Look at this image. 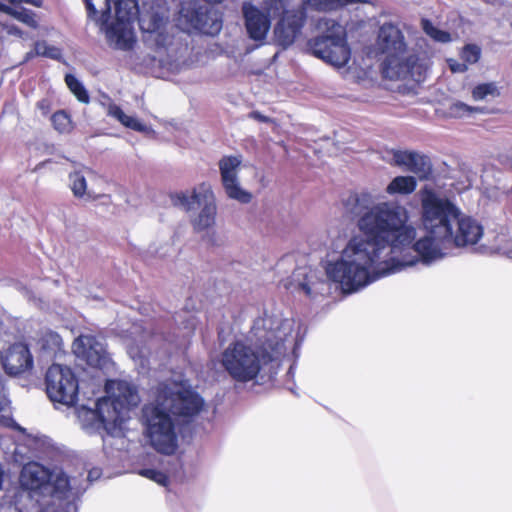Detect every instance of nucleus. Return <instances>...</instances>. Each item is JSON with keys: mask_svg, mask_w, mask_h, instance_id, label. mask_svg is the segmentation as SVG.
Listing matches in <instances>:
<instances>
[{"mask_svg": "<svg viewBox=\"0 0 512 512\" xmlns=\"http://www.w3.org/2000/svg\"><path fill=\"white\" fill-rule=\"evenodd\" d=\"M78 380L73 371L59 364L51 365L46 373V391L50 400L65 406L75 403Z\"/></svg>", "mask_w": 512, "mask_h": 512, "instance_id": "11", "label": "nucleus"}, {"mask_svg": "<svg viewBox=\"0 0 512 512\" xmlns=\"http://www.w3.org/2000/svg\"><path fill=\"white\" fill-rule=\"evenodd\" d=\"M48 46L49 45L46 42H44V41H40V42L35 43L34 52L28 53L27 54V58L32 57L33 54L44 56L45 53L48 50Z\"/></svg>", "mask_w": 512, "mask_h": 512, "instance_id": "36", "label": "nucleus"}, {"mask_svg": "<svg viewBox=\"0 0 512 512\" xmlns=\"http://www.w3.org/2000/svg\"><path fill=\"white\" fill-rule=\"evenodd\" d=\"M21 486L30 491H49L58 499L67 500L65 512H76L74 503L86 489L84 481L78 478H68L61 469L48 470L37 462L24 465L20 474Z\"/></svg>", "mask_w": 512, "mask_h": 512, "instance_id": "7", "label": "nucleus"}, {"mask_svg": "<svg viewBox=\"0 0 512 512\" xmlns=\"http://www.w3.org/2000/svg\"><path fill=\"white\" fill-rule=\"evenodd\" d=\"M44 56L52 59H58L61 56V51L54 46H48V50Z\"/></svg>", "mask_w": 512, "mask_h": 512, "instance_id": "38", "label": "nucleus"}, {"mask_svg": "<svg viewBox=\"0 0 512 512\" xmlns=\"http://www.w3.org/2000/svg\"><path fill=\"white\" fill-rule=\"evenodd\" d=\"M447 63H448L450 70L453 73H464L468 70V66L464 62L461 63L455 59L450 58L447 60Z\"/></svg>", "mask_w": 512, "mask_h": 512, "instance_id": "35", "label": "nucleus"}, {"mask_svg": "<svg viewBox=\"0 0 512 512\" xmlns=\"http://www.w3.org/2000/svg\"><path fill=\"white\" fill-rule=\"evenodd\" d=\"M105 391V397L77 406L75 414L86 432L104 429L108 434L118 436L129 419V412L140 403V395L137 387L125 380L107 381Z\"/></svg>", "mask_w": 512, "mask_h": 512, "instance_id": "4", "label": "nucleus"}, {"mask_svg": "<svg viewBox=\"0 0 512 512\" xmlns=\"http://www.w3.org/2000/svg\"><path fill=\"white\" fill-rule=\"evenodd\" d=\"M8 406V401L4 394V388L2 383L0 382V412L3 414L0 415V423L4 426H10L13 424V420L9 414L6 413V408Z\"/></svg>", "mask_w": 512, "mask_h": 512, "instance_id": "33", "label": "nucleus"}, {"mask_svg": "<svg viewBox=\"0 0 512 512\" xmlns=\"http://www.w3.org/2000/svg\"><path fill=\"white\" fill-rule=\"evenodd\" d=\"M54 128L60 133L69 132L72 128L70 117L64 111H58L52 116Z\"/></svg>", "mask_w": 512, "mask_h": 512, "instance_id": "31", "label": "nucleus"}, {"mask_svg": "<svg viewBox=\"0 0 512 512\" xmlns=\"http://www.w3.org/2000/svg\"><path fill=\"white\" fill-rule=\"evenodd\" d=\"M65 82L70 91L82 103L89 102V96L82 83L73 75H66Z\"/></svg>", "mask_w": 512, "mask_h": 512, "instance_id": "28", "label": "nucleus"}, {"mask_svg": "<svg viewBox=\"0 0 512 512\" xmlns=\"http://www.w3.org/2000/svg\"><path fill=\"white\" fill-rule=\"evenodd\" d=\"M88 17L105 33L110 47L129 50L136 41L134 20L138 14L135 0H84Z\"/></svg>", "mask_w": 512, "mask_h": 512, "instance_id": "6", "label": "nucleus"}, {"mask_svg": "<svg viewBox=\"0 0 512 512\" xmlns=\"http://www.w3.org/2000/svg\"><path fill=\"white\" fill-rule=\"evenodd\" d=\"M250 116H251L253 119H256V120L261 121V122H266V121H268V118H267L266 116H264V115H262L261 113L256 112V111H255V112H252V113L250 114Z\"/></svg>", "mask_w": 512, "mask_h": 512, "instance_id": "40", "label": "nucleus"}, {"mask_svg": "<svg viewBox=\"0 0 512 512\" xmlns=\"http://www.w3.org/2000/svg\"><path fill=\"white\" fill-rule=\"evenodd\" d=\"M503 252L512 258V248L511 249L503 248Z\"/></svg>", "mask_w": 512, "mask_h": 512, "instance_id": "41", "label": "nucleus"}, {"mask_svg": "<svg viewBox=\"0 0 512 512\" xmlns=\"http://www.w3.org/2000/svg\"><path fill=\"white\" fill-rule=\"evenodd\" d=\"M381 158L391 165L411 172H417L425 164L424 156L410 150L384 149L381 151Z\"/></svg>", "mask_w": 512, "mask_h": 512, "instance_id": "20", "label": "nucleus"}, {"mask_svg": "<svg viewBox=\"0 0 512 512\" xmlns=\"http://www.w3.org/2000/svg\"><path fill=\"white\" fill-rule=\"evenodd\" d=\"M95 474H96V472H94V471H90V473H89L88 477H89V478H92V477H94V476H95Z\"/></svg>", "mask_w": 512, "mask_h": 512, "instance_id": "44", "label": "nucleus"}, {"mask_svg": "<svg viewBox=\"0 0 512 512\" xmlns=\"http://www.w3.org/2000/svg\"><path fill=\"white\" fill-rule=\"evenodd\" d=\"M289 0H264V9L261 11L250 3H244L242 13L248 36L254 41H263L271 27L269 14L278 13Z\"/></svg>", "mask_w": 512, "mask_h": 512, "instance_id": "12", "label": "nucleus"}, {"mask_svg": "<svg viewBox=\"0 0 512 512\" xmlns=\"http://www.w3.org/2000/svg\"><path fill=\"white\" fill-rule=\"evenodd\" d=\"M349 201L361 234L351 237L339 257L325 268L327 277L344 293L357 292L418 263L429 265L441 260L460 210L446 196L423 188L420 220L426 234L417 238V228L404 205L376 201L368 192L353 195Z\"/></svg>", "mask_w": 512, "mask_h": 512, "instance_id": "1", "label": "nucleus"}, {"mask_svg": "<svg viewBox=\"0 0 512 512\" xmlns=\"http://www.w3.org/2000/svg\"><path fill=\"white\" fill-rule=\"evenodd\" d=\"M0 31L5 32L8 35H14V36H18L21 38L24 36V33L22 32V30L20 28H18L16 25L11 24V23L0 22Z\"/></svg>", "mask_w": 512, "mask_h": 512, "instance_id": "34", "label": "nucleus"}, {"mask_svg": "<svg viewBox=\"0 0 512 512\" xmlns=\"http://www.w3.org/2000/svg\"><path fill=\"white\" fill-rule=\"evenodd\" d=\"M295 325L293 319L264 313L254 320L245 340L230 343L222 351L221 367L236 382L253 381L267 362L285 353L287 343H293Z\"/></svg>", "mask_w": 512, "mask_h": 512, "instance_id": "2", "label": "nucleus"}, {"mask_svg": "<svg viewBox=\"0 0 512 512\" xmlns=\"http://www.w3.org/2000/svg\"><path fill=\"white\" fill-rule=\"evenodd\" d=\"M38 343L41 349L48 352H56L61 348L62 339L57 333L46 330L39 336Z\"/></svg>", "mask_w": 512, "mask_h": 512, "instance_id": "25", "label": "nucleus"}, {"mask_svg": "<svg viewBox=\"0 0 512 512\" xmlns=\"http://www.w3.org/2000/svg\"><path fill=\"white\" fill-rule=\"evenodd\" d=\"M138 474L143 477H146L160 485H166V483H167V476L163 472L156 470V469H151V468L141 469V470H139Z\"/></svg>", "mask_w": 512, "mask_h": 512, "instance_id": "32", "label": "nucleus"}, {"mask_svg": "<svg viewBox=\"0 0 512 512\" xmlns=\"http://www.w3.org/2000/svg\"><path fill=\"white\" fill-rule=\"evenodd\" d=\"M482 109L479 107L469 106L463 102H454L448 108V115L454 118H463L473 113H481Z\"/></svg>", "mask_w": 512, "mask_h": 512, "instance_id": "27", "label": "nucleus"}, {"mask_svg": "<svg viewBox=\"0 0 512 512\" xmlns=\"http://www.w3.org/2000/svg\"><path fill=\"white\" fill-rule=\"evenodd\" d=\"M292 283L291 282H285L284 283V286L285 288L289 289L291 287Z\"/></svg>", "mask_w": 512, "mask_h": 512, "instance_id": "43", "label": "nucleus"}, {"mask_svg": "<svg viewBox=\"0 0 512 512\" xmlns=\"http://www.w3.org/2000/svg\"><path fill=\"white\" fill-rule=\"evenodd\" d=\"M107 115L119 121L126 128L145 134L152 132L150 126L146 125L135 116L127 115L122 108L115 103L108 104Z\"/></svg>", "mask_w": 512, "mask_h": 512, "instance_id": "21", "label": "nucleus"}, {"mask_svg": "<svg viewBox=\"0 0 512 512\" xmlns=\"http://www.w3.org/2000/svg\"><path fill=\"white\" fill-rule=\"evenodd\" d=\"M500 95V90L495 82L482 83L472 90V97L475 101L485 100L489 97L495 98Z\"/></svg>", "mask_w": 512, "mask_h": 512, "instance_id": "26", "label": "nucleus"}, {"mask_svg": "<svg viewBox=\"0 0 512 512\" xmlns=\"http://www.w3.org/2000/svg\"><path fill=\"white\" fill-rule=\"evenodd\" d=\"M301 11H285L275 28L277 41L284 47L291 45L297 37L304 23L305 11H331L354 3H366L364 0H301Z\"/></svg>", "mask_w": 512, "mask_h": 512, "instance_id": "10", "label": "nucleus"}, {"mask_svg": "<svg viewBox=\"0 0 512 512\" xmlns=\"http://www.w3.org/2000/svg\"><path fill=\"white\" fill-rule=\"evenodd\" d=\"M293 277L297 281L299 290L303 291L307 296H312L318 292L317 283L314 281L315 274L311 270L308 273L306 269H297Z\"/></svg>", "mask_w": 512, "mask_h": 512, "instance_id": "24", "label": "nucleus"}, {"mask_svg": "<svg viewBox=\"0 0 512 512\" xmlns=\"http://www.w3.org/2000/svg\"><path fill=\"white\" fill-rule=\"evenodd\" d=\"M72 350L77 358L93 368L110 370L113 367L102 339L93 335H80L74 340Z\"/></svg>", "mask_w": 512, "mask_h": 512, "instance_id": "14", "label": "nucleus"}, {"mask_svg": "<svg viewBox=\"0 0 512 512\" xmlns=\"http://www.w3.org/2000/svg\"><path fill=\"white\" fill-rule=\"evenodd\" d=\"M460 57L467 66L473 65L481 57V48L476 44H467L462 48Z\"/></svg>", "mask_w": 512, "mask_h": 512, "instance_id": "30", "label": "nucleus"}, {"mask_svg": "<svg viewBox=\"0 0 512 512\" xmlns=\"http://www.w3.org/2000/svg\"><path fill=\"white\" fill-rule=\"evenodd\" d=\"M422 28L428 36L437 42L447 43L452 39L448 32L438 29L428 20L422 21Z\"/></svg>", "mask_w": 512, "mask_h": 512, "instance_id": "29", "label": "nucleus"}, {"mask_svg": "<svg viewBox=\"0 0 512 512\" xmlns=\"http://www.w3.org/2000/svg\"><path fill=\"white\" fill-rule=\"evenodd\" d=\"M241 165L242 159L239 156L222 157L219 161L221 183L229 199L241 204H248L251 202L253 195L240 184L238 173Z\"/></svg>", "mask_w": 512, "mask_h": 512, "instance_id": "15", "label": "nucleus"}, {"mask_svg": "<svg viewBox=\"0 0 512 512\" xmlns=\"http://www.w3.org/2000/svg\"><path fill=\"white\" fill-rule=\"evenodd\" d=\"M483 236V227L472 217L459 210V215L451 226V236L445 241V254L452 246L465 247L475 245Z\"/></svg>", "mask_w": 512, "mask_h": 512, "instance_id": "17", "label": "nucleus"}, {"mask_svg": "<svg viewBox=\"0 0 512 512\" xmlns=\"http://www.w3.org/2000/svg\"><path fill=\"white\" fill-rule=\"evenodd\" d=\"M166 20L167 16L160 7H151L149 11L140 12L139 26L145 42L151 47L163 48L171 43Z\"/></svg>", "mask_w": 512, "mask_h": 512, "instance_id": "13", "label": "nucleus"}, {"mask_svg": "<svg viewBox=\"0 0 512 512\" xmlns=\"http://www.w3.org/2000/svg\"><path fill=\"white\" fill-rule=\"evenodd\" d=\"M133 329H134V331H132L131 334H135L137 332V330H138L137 327H134Z\"/></svg>", "mask_w": 512, "mask_h": 512, "instance_id": "45", "label": "nucleus"}, {"mask_svg": "<svg viewBox=\"0 0 512 512\" xmlns=\"http://www.w3.org/2000/svg\"><path fill=\"white\" fill-rule=\"evenodd\" d=\"M97 178L94 171L83 167L69 174V187L73 195L83 201H93L100 196L92 184Z\"/></svg>", "mask_w": 512, "mask_h": 512, "instance_id": "18", "label": "nucleus"}, {"mask_svg": "<svg viewBox=\"0 0 512 512\" xmlns=\"http://www.w3.org/2000/svg\"><path fill=\"white\" fill-rule=\"evenodd\" d=\"M3 366L5 371L11 375H18L31 369L33 358L27 345L15 343L10 346L3 357Z\"/></svg>", "mask_w": 512, "mask_h": 512, "instance_id": "19", "label": "nucleus"}, {"mask_svg": "<svg viewBox=\"0 0 512 512\" xmlns=\"http://www.w3.org/2000/svg\"><path fill=\"white\" fill-rule=\"evenodd\" d=\"M11 4L26 3L35 7H41L43 0H7Z\"/></svg>", "mask_w": 512, "mask_h": 512, "instance_id": "37", "label": "nucleus"}, {"mask_svg": "<svg viewBox=\"0 0 512 512\" xmlns=\"http://www.w3.org/2000/svg\"><path fill=\"white\" fill-rule=\"evenodd\" d=\"M417 181L413 176H397L386 187L389 195H409L415 191Z\"/></svg>", "mask_w": 512, "mask_h": 512, "instance_id": "22", "label": "nucleus"}, {"mask_svg": "<svg viewBox=\"0 0 512 512\" xmlns=\"http://www.w3.org/2000/svg\"><path fill=\"white\" fill-rule=\"evenodd\" d=\"M173 204L189 212L196 205L200 211L191 218V224L196 232H209L216 223V197L211 184L202 182L191 190L178 192L172 196Z\"/></svg>", "mask_w": 512, "mask_h": 512, "instance_id": "9", "label": "nucleus"}, {"mask_svg": "<svg viewBox=\"0 0 512 512\" xmlns=\"http://www.w3.org/2000/svg\"><path fill=\"white\" fill-rule=\"evenodd\" d=\"M38 439L34 438L33 439V442H35L33 445H31V449H37V443H38Z\"/></svg>", "mask_w": 512, "mask_h": 512, "instance_id": "42", "label": "nucleus"}, {"mask_svg": "<svg viewBox=\"0 0 512 512\" xmlns=\"http://www.w3.org/2000/svg\"><path fill=\"white\" fill-rule=\"evenodd\" d=\"M382 73L390 80L412 79L420 82L428 70V62L408 49L403 31L391 21L380 25L375 42Z\"/></svg>", "mask_w": 512, "mask_h": 512, "instance_id": "5", "label": "nucleus"}, {"mask_svg": "<svg viewBox=\"0 0 512 512\" xmlns=\"http://www.w3.org/2000/svg\"><path fill=\"white\" fill-rule=\"evenodd\" d=\"M0 11L4 12L16 20L22 22L23 24L31 27L37 28L38 22L35 18V13L26 8H13L6 4L0 3Z\"/></svg>", "mask_w": 512, "mask_h": 512, "instance_id": "23", "label": "nucleus"}, {"mask_svg": "<svg viewBox=\"0 0 512 512\" xmlns=\"http://www.w3.org/2000/svg\"><path fill=\"white\" fill-rule=\"evenodd\" d=\"M317 28L320 35L310 40L312 54L337 70L346 69L351 59L346 29L330 18H321Z\"/></svg>", "mask_w": 512, "mask_h": 512, "instance_id": "8", "label": "nucleus"}, {"mask_svg": "<svg viewBox=\"0 0 512 512\" xmlns=\"http://www.w3.org/2000/svg\"><path fill=\"white\" fill-rule=\"evenodd\" d=\"M206 19L207 14L198 1L186 0L181 3L176 21L178 27L185 32L197 30L205 34L218 33L222 26L221 22L215 19L208 26Z\"/></svg>", "mask_w": 512, "mask_h": 512, "instance_id": "16", "label": "nucleus"}, {"mask_svg": "<svg viewBox=\"0 0 512 512\" xmlns=\"http://www.w3.org/2000/svg\"><path fill=\"white\" fill-rule=\"evenodd\" d=\"M203 407L202 398L185 381L160 384L142 409L144 433L159 453L172 455L178 448L176 416L189 417Z\"/></svg>", "mask_w": 512, "mask_h": 512, "instance_id": "3", "label": "nucleus"}, {"mask_svg": "<svg viewBox=\"0 0 512 512\" xmlns=\"http://www.w3.org/2000/svg\"><path fill=\"white\" fill-rule=\"evenodd\" d=\"M126 346H127L128 354L130 355V357H131L132 359H136L137 357L141 358V357L143 356L142 351H138V350H136V349L132 346V344H131L130 342H127Z\"/></svg>", "mask_w": 512, "mask_h": 512, "instance_id": "39", "label": "nucleus"}]
</instances>
